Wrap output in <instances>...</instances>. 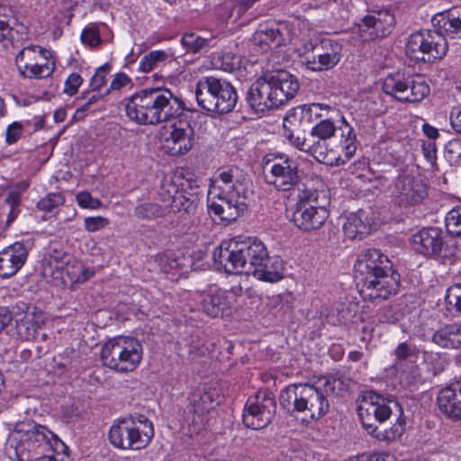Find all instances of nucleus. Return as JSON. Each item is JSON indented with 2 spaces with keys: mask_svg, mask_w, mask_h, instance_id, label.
Returning a JSON list of instances; mask_svg holds the SVG:
<instances>
[{
  "mask_svg": "<svg viewBox=\"0 0 461 461\" xmlns=\"http://www.w3.org/2000/svg\"><path fill=\"white\" fill-rule=\"evenodd\" d=\"M393 355L398 362L405 360L415 362L419 356V349L413 344L401 342L395 348Z\"/></svg>",
  "mask_w": 461,
  "mask_h": 461,
  "instance_id": "nucleus-49",
  "label": "nucleus"
},
{
  "mask_svg": "<svg viewBox=\"0 0 461 461\" xmlns=\"http://www.w3.org/2000/svg\"><path fill=\"white\" fill-rule=\"evenodd\" d=\"M181 43L186 52L193 54L206 50L210 47V40L194 32L185 33L181 39Z\"/></svg>",
  "mask_w": 461,
  "mask_h": 461,
  "instance_id": "nucleus-42",
  "label": "nucleus"
},
{
  "mask_svg": "<svg viewBox=\"0 0 461 461\" xmlns=\"http://www.w3.org/2000/svg\"><path fill=\"white\" fill-rule=\"evenodd\" d=\"M64 203V197L59 193H50L37 203V208L41 211L51 212Z\"/></svg>",
  "mask_w": 461,
  "mask_h": 461,
  "instance_id": "nucleus-54",
  "label": "nucleus"
},
{
  "mask_svg": "<svg viewBox=\"0 0 461 461\" xmlns=\"http://www.w3.org/2000/svg\"><path fill=\"white\" fill-rule=\"evenodd\" d=\"M16 322L15 305L13 310L7 307H0V332H2L11 322Z\"/></svg>",
  "mask_w": 461,
  "mask_h": 461,
  "instance_id": "nucleus-64",
  "label": "nucleus"
},
{
  "mask_svg": "<svg viewBox=\"0 0 461 461\" xmlns=\"http://www.w3.org/2000/svg\"><path fill=\"white\" fill-rule=\"evenodd\" d=\"M130 84H131V79L128 75L123 72L117 73L113 78L110 86L105 91L104 95H108L111 91L121 90Z\"/></svg>",
  "mask_w": 461,
  "mask_h": 461,
  "instance_id": "nucleus-62",
  "label": "nucleus"
},
{
  "mask_svg": "<svg viewBox=\"0 0 461 461\" xmlns=\"http://www.w3.org/2000/svg\"><path fill=\"white\" fill-rule=\"evenodd\" d=\"M134 215L143 221H153L163 218L168 212V209L156 203H143L134 208Z\"/></svg>",
  "mask_w": 461,
  "mask_h": 461,
  "instance_id": "nucleus-39",
  "label": "nucleus"
},
{
  "mask_svg": "<svg viewBox=\"0 0 461 461\" xmlns=\"http://www.w3.org/2000/svg\"><path fill=\"white\" fill-rule=\"evenodd\" d=\"M55 439L59 438L46 427L41 425L34 426L29 432V440L37 442L40 447H50L53 449Z\"/></svg>",
  "mask_w": 461,
  "mask_h": 461,
  "instance_id": "nucleus-45",
  "label": "nucleus"
},
{
  "mask_svg": "<svg viewBox=\"0 0 461 461\" xmlns=\"http://www.w3.org/2000/svg\"><path fill=\"white\" fill-rule=\"evenodd\" d=\"M70 255L58 249H53L42 260V273L56 280H63L64 274L70 276L68 269Z\"/></svg>",
  "mask_w": 461,
  "mask_h": 461,
  "instance_id": "nucleus-32",
  "label": "nucleus"
},
{
  "mask_svg": "<svg viewBox=\"0 0 461 461\" xmlns=\"http://www.w3.org/2000/svg\"><path fill=\"white\" fill-rule=\"evenodd\" d=\"M343 230L348 239L362 240L371 230V219L368 217V212L360 209L349 213L343 224Z\"/></svg>",
  "mask_w": 461,
  "mask_h": 461,
  "instance_id": "nucleus-35",
  "label": "nucleus"
},
{
  "mask_svg": "<svg viewBox=\"0 0 461 461\" xmlns=\"http://www.w3.org/2000/svg\"><path fill=\"white\" fill-rule=\"evenodd\" d=\"M337 383L342 384L340 379L321 376L314 384H290L280 392V405L289 414L301 412L318 420L330 411L329 397Z\"/></svg>",
  "mask_w": 461,
  "mask_h": 461,
  "instance_id": "nucleus-2",
  "label": "nucleus"
},
{
  "mask_svg": "<svg viewBox=\"0 0 461 461\" xmlns=\"http://www.w3.org/2000/svg\"><path fill=\"white\" fill-rule=\"evenodd\" d=\"M169 135L165 138V145L171 156H181L193 147L194 129L187 121L178 120L169 126Z\"/></svg>",
  "mask_w": 461,
  "mask_h": 461,
  "instance_id": "nucleus-25",
  "label": "nucleus"
},
{
  "mask_svg": "<svg viewBox=\"0 0 461 461\" xmlns=\"http://www.w3.org/2000/svg\"><path fill=\"white\" fill-rule=\"evenodd\" d=\"M159 198L167 203L168 212L194 213L197 207L198 197L194 192H188L184 188L179 189V185L172 178L165 177L158 191Z\"/></svg>",
  "mask_w": 461,
  "mask_h": 461,
  "instance_id": "nucleus-14",
  "label": "nucleus"
},
{
  "mask_svg": "<svg viewBox=\"0 0 461 461\" xmlns=\"http://www.w3.org/2000/svg\"><path fill=\"white\" fill-rule=\"evenodd\" d=\"M198 105L210 113L224 114L231 112L238 102V94L228 81L215 77H203L195 85Z\"/></svg>",
  "mask_w": 461,
  "mask_h": 461,
  "instance_id": "nucleus-6",
  "label": "nucleus"
},
{
  "mask_svg": "<svg viewBox=\"0 0 461 461\" xmlns=\"http://www.w3.org/2000/svg\"><path fill=\"white\" fill-rule=\"evenodd\" d=\"M400 286V275L394 271L382 275L361 285L359 294L364 300L371 302L387 300L395 295Z\"/></svg>",
  "mask_w": 461,
  "mask_h": 461,
  "instance_id": "nucleus-23",
  "label": "nucleus"
},
{
  "mask_svg": "<svg viewBox=\"0 0 461 461\" xmlns=\"http://www.w3.org/2000/svg\"><path fill=\"white\" fill-rule=\"evenodd\" d=\"M16 331L21 339L34 340L45 323L43 314L32 304L19 302L15 304Z\"/></svg>",
  "mask_w": 461,
  "mask_h": 461,
  "instance_id": "nucleus-22",
  "label": "nucleus"
},
{
  "mask_svg": "<svg viewBox=\"0 0 461 461\" xmlns=\"http://www.w3.org/2000/svg\"><path fill=\"white\" fill-rule=\"evenodd\" d=\"M81 41L89 47H95L101 43L100 32L97 26L89 24L81 33Z\"/></svg>",
  "mask_w": 461,
  "mask_h": 461,
  "instance_id": "nucleus-57",
  "label": "nucleus"
},
{
  "mask_svg": "<svg viewBox=\"0 0 461 461\" xmlns=\"http://www.w3.org/2000/svg\"><path fill=\"white\" fill-rule=\"evenodd\" d=\"M336 127L330 120H321L313 126L310 131V137L312 140H319V146L321 140H326L335 134Z\"/></svg>",
  "mask_w": 461,
  "mask_h": 461,
  "instance_id": "nucleus-46",
  "label": "nucleus"
},
{
  "mask_svg": "<svg viewBox=\"0 0 461 461\" xmlns=\"http://www.w3.org/2000/svg\"><path fill=\"white\" fill-rule=\"evenodd\" d=\"M29 182L23 180L11 185L4 200V206L7 208H20L22 203V195L29 188Z\"/></svg>",
  "mask_w": 461,
  "mask_h": 461,
  "instance_id": "nucleus-43",
  "label": "nucleus"
},
{
  "mask_svg": "<svg viewBox=\"0 0 461 461\" xmlns=\"http://www.w3.org/2000/svg\"><path fill=\"white\" fill-rule=\"evenodd\" d=\"M431 340L444 348H461V324L451 323L445 325L434 332Z\"/></svg>",
  "mask_w": 461,
  "mask_h": 461,
  "instance_id": "nucleus-36",
  "label": "nucleus"
},
{
  "mask_svg": "<svg viewBox=\"0 0 461 461\" xmlns=\"http://www.w3.org/2000/svg\"><path fill=\"white\" fill-rule=\"evenodd\" d=\"M446 229L453 236H461V206L450 210L445 218Z\"/></svg>",
  "mask_w": 461,
  "mask_h": 461,
  "instance_id": "nucleus-50",
  "label": "nucleus"
},
{
  "mask_svg": "<svg viewBox=\"0 0 461 461\" xmlns=\"http://www.w3.org/2000/svg\"><path fill=\"white\" fill-rule=\"evenodd\" d=\"M109 224V220L103 216L86 217L84 220V227L88 232H95Z\"/></svg>",
  "mask_w": 461,
  "mask_h": 461,
  "instance_id": "nucleus-59",
  "label": "nucleus"
},
{
  "mask_svg": "<svg viewBox=\"0 0 461 461\" xmlns=\"http://www.w3.org/2000/svg\"><path fill=\"white\" fill-rule=\"evenodd\" d=\"M220 182L219 188L223 193L235 192L239 194L249 193L242 181V173L237 167L224 169L219 173L218 180Z\"/></svg>",
  "mask_w": 461,
  "mask_h": 461,
  "instance_id": "nucleus-38",
  "label": "nucleus"
},
{
  "mask_svg": "<svg viewBox=\"0 0 461 461\" xmlns=\"http://www.w3.org/2000/svg\"><path fill=\"white\" fill-rule=\"evenodd\" d=\"M110 443L117 448L140 450L154 437L152 422L142 414H134L116 420L109 429Z\"/></svg>",
  "mask_w": 461,
  "mask_h": 461,
  "instance_id": "nucleus-5",
  "label": "nucleus"
},
{
  "mask_svg": "<svg viewBox=\"0 0 461 461\" xmlns=\"http://www.w3.org/2000/svg\"><path fill=\"white\" fill-rule=\"evenodd\" d=\"M230 303L227 291L211 287L203 295L202 308L208 316L216 318L222 316L225 312L229 311Z\"/></svg>",
  "mask_w": 461,
  "mask_h": 461,
  "instance_id": "nucleus-33",
  "label": "nucleus"
},
{
  "mask_svg": "<svg viewBox=\"0 0 461 461\" xmlns=\"http://www.w3.org/2000/svg\"><path fill=\"white\" fill-rule=\"evenodd\" d=\"M300 131L293 128H284V136L289 140L291 145L302 151L317 152L319 140H312L310 136L308 138L301 137L299 134L295 136V133Z\"/></svg>",
  "mask_w": 461,
  "mask_h": 461,
  "instance_id": "nucleus-40",
  "label": "nucleus"
},
{
  "mask_svg": "<svg viewBox=\"0 0 461 461\" xmlns=\"http://www.w3.org/2000/svg\"><path fill=\"white\" fill-rule=\"evenodd\" d=\"M105 95H101L99 92H84L77 97V101H85L76 111L75 117L83 118L85 113L90 109L92 104L102 99Z\"/></svg>",
  "mask_w": 461,
  "mask_h": 461,
  "instance_id": "nucleus-52",
  "label": "nucleus"
},
{
  "mask_svg": "<svg viewBox=\"0 0 461 461\" xmlns=\"http://www.w3.org/2000/svg\"><path fill=\"white\" fill-rule=\"evenodd\" d=\"M110 70L111 66L109 64H104L95 70V73L90 81V86L92 87L93 92H100L101 88L105 86L106 77Z\"/></svg>",
  "mask_w": 461,
  "mask_h": 461,
  "instance_id": "nucleus-56",
  "label": "nucleus"
},
{
  "mask_svg": "<svg viewBox=\"0 0 461 461\" xmlns=\"http://www.w3.org/2000/svg\"><path fill=\"white\" fill-rule=\"evenodd\" d=\"M267 249L257 238L223 240L212 252L215 267L227 274L249 275L264 260Z\"/></svg>",
  "mask_w": 461,
  "mask_h": 461,
  "instance_id": "nucleus-3",
  "label": "nucleus"
},
{
  "mask_svg": "<svg viewBox=\"0 0 461 461\" xmlns=\"http://www.w3.org/2000/svg\"><path fill=\"white\" fill-rule=\"evenodd\" d=\"M296 196L297 202L292 214V221L303 231L319 230L330 215L327 207L319 201V192L309 188L299 192Z\"/></svg>",
  "mask_w": 461,
  "mask_h": 461,
  "instance_id": "nucleus-10",
  "label": "nucleus"
},
{
  "mask_svg": "<svg viewBox=\"0 0 461 461\" xmlns=\"http://www.w3.org/2000/svg\"><path fill=\"white\" fill-rule=\"evenodd\" d=\"M342 45L332 39H322L312 45L305 55V66L312 71L321 72L333 68L341 59Z\"/></svg>",
  "mask_w": 461,
  "mask_h": 461,
  "instance_id": "nucleus-15",
  "label": "nucleus"
},
{
  "mask_svg": "<svg viewBox=\"0 0 461 461\" xmlns=\"http://www.w3.org/2000/svg\"><path fill=\"white\" fill-rule=\"evenodd\" d=\"M432 24L436 32L442 36L452 39H461V6H455L449 10L435 14Z\"/></svg>",
  "mask_w": 461,
  "mask_h": 461,
  "instance_id": "nucleus-31",
  "label": "nucleus"
},
{
  "mask_svg": "<svg viewBox=\"0 0 461 461\" xmlns=\"http://www.w3.org/2000/svg\"><path fill=\"white\" fill-rule=\"evenodd\" d=\"M276 413V401L270 391H259L250 396L244 407L243 424L252 429H262L267 427Z\"/></svg>",
  "mask_w": 461,
  "mask_h": 461,
  "instance_id": "nucleus-13",
  "label": "nucleus"
},
{
  "mask_svg": "<svg viewBox=\"0 0 461 461\" xmlns=\"http://www.w3.org/2000/svg\"><path fill=\"white\" fill-rule=\"evenodd\" d=\"M423 362L427 370L436 376L442 373L446 367L447 360L441 353L433 351H424L422 354Z\"/></svg>",
  "mask_w": 461,
  "mask_h": 461,
  "instance_id": "nucleus-44",
  "label": "nucleus"
},
{
  "mask_svg": "<svg viewBox=\"0 0 461 461\" xmlns=\"http://www.w3.org/2000/svg\"><path fill=\"white\" fill-rule=\"evenodd\" d=\"M447 309L461 315V284L450 286L445 295Z\"/></svg>",
  "mask_w": 461,
  "mask_h": 461,
  "instance_id": "nucleus-48",
  "label": "nucleus"
},
{
  "mask_svg": "<svg viewBox=\"0 0 461 461\" xmlns=\"http://www.w3.org/2000/svg\"><path fill=\"white\" fill-rule=\"evenodd\" d=\"M395 18L389 11H379L361 19L359 31L365 40H375L388 35L393 26Z\"/></svg>",
  "mask_w": 461,
  "mask_h": 461,
  "instance_id": "nucleus-26",
  "label": "nucleus"
},
{
  "mask_svg": "<svg viewBox=\"0 0 461 461\" xmlns=\"http://www.w3.org/2000/svg\"><path fill=\"white\" fill-rule=\"evenodd\" d=\"M249 275L257 279L268 283H276L284 277V261L278 256L270 257L268 252L264 260L259 263Z\"/></svg>",
  "mask_w": 461,
  "mask_h": 461,
  "instance_id": "nucleus-34",
  "label": "nucleus"
},
{
  "mask_svg": "<svg viewBox=\"0 0 461 461\" xmlns=\"http://www.w3.org/2000/svg\"><path fill=\"white\" fill-rule=\"evenodd\" d=\"M438 406L446 417L461 420V382L441 389L437 397Z\"/></svg>",
  "mask_w": 461,
  "mask_h": 461,
  "instance_id": "nucleus-29",
  "label": "nucleus"
},
{
  "mask_svg": "<svg viewBox=\"0 0 461 461\" xmlns=\"http://www.w3.org/2000/svg\"><path fill=\"white\" fill-rule=\"evenodd\" d=\"M392 402L397 404L374 391H366L361 395L357 407L359 419L367 433L377 440L394 441L405 430V420L401 415L389 429L380 428L376 424L382 425L391 418L393 412L389 404Z\"/></svg>",
  "mask_w": 461,
  "mask_h": 461,
  "instance_id": "nucleus-4",
  "label": "nucleus"
},
{
  "mask_svg": "<svg viewBox=\"0 0 461 461\" xmlns=\"http://www.w3.org/2000/svg\"><path fill=\"white\" fill-rule=\"evenodd\" d=\"M399 314L393 306H384L377 312V320L383 323H394L398 321Z\"/></svg>",
  "mask_w": 461,
  "mask_h": 461,
  "instance_id": "nucleus-61",
  "label": "nucleus"
},
{
  "mask_svg": "<svg viewBox=\"0 0 461 461\" xmlns=\"http://www.w3.org/2000/svg\"><path fill=\"white\" fill-rule=\"evenodd\" d=\"M23 131V124L20 122H14L9 124L5 131V142L8 145L15 144L21 138Z\"/></svg>",
  "mask_w": 461,
  "mask_h": 461,
  "instance_id": "nucleus-58",
  "label": "nucleus"
},
{
  "mask_svg": "<svg viewBox=\"0 0 461 461\" xmlns=\"http://www.w3.org/2000/svg\"><path fill=\"white\" fill-rule=\"evenodd\" d=\"M444 157L451 166H458L461 162V140L453 139L445 145Z\"/></svg>",
  "mask_w": 461,
  "mask_h": 461,
  "instance_id": "nucleus-51",
  "label": "nucleus"
},
{
  "mask_svg": "<svg viewBox=\"0 0 461 461\" xmlns=\"http://www.w3.org/2000/svg\"><path fill=\"white\" fill-rule=\"evenodd\" d=\"M356 277L359 278L361 285L368 280L381 277L382 275L391 274L395 270L392 261L379 249H368L360 253L354 265Z\"/></svg>",
  "mask_w": 461,
  "mask_h": 461,
  "instance_id": "nucleus-16",
  "label": "nucleus"
},
{
  "mask_svg": "<svg viewBox=\"0 0 461 461\" xmlns=\"http://www.w3.org/2000/svg\"><path fill=\"white\" fill-rule=\"evenodd\" d=\"M427 195V186L423 181L414 176L401 174L395 180L393 198L400 207L420 204Z\"/></svg>",
  "mask_w": 461,
  "mask_h": 461,
  "instance_id": "nucleus-19",
  "label": "nucleus"
},
{
  "mask_svg": "<svg viewBox=\"0 0 461 461\" xmlns=\"http://www.w3.org/2000/svg\"><path fill=\"white\" fill-rule=\"evenodd\" d=\"M29 249L23 242H14L0 251V276H14L25 264Z\"/></svg>",
  "mask_w": 461,
  "mask_h": 461,
  "instance_id": "nucleus-28",
  "label": "nucleus"
},
{
  "mask_svg": "<svg viewBox=\"0 0 461 461\" xmlns=\"http://www.w3.org/2000/svg\"><path fill=\"white\" fill-rule=\"evenodd\" d=\"M265 178L267 184L279 192H303L308 189L302 182L303 171L298 161L285 153L267 155L265 160Z\"/></svg>",
  "mask_w": 461,
  "mask_h": 461,
  "instance_id": "nucleus-7",
  "label": "nucleus"
},
{
  "mask_svg": "<svg viewBox=\"0 0 461 461\" xmlns=\"http://www.w3.org/2000/svg\"><path fill=\"white\" fill-rule=\"evenodd\" d=\"M283 41L279 29L274 24H260L253 35V42L263 50L277 48Z\"/></svg>",
  "mask_w": 461,
  "mask_h": 461,
  "instance_id": "nucleus-37",
  "label": "nucleus"
},
{
  "mask_svg": "<svg viewBox=\"0 0 461 461\" xmlns=\"http://www.w3.org/2000/svg\"><path fill=\"white\" fill-rule=\"evenodd\" d=\"M219 395L215 390H201L194 392L189 397V403L184 411L185 422L199 431L208 420V413L214 409Z\"/></svg>",
  "mask_w": 461,
  "mask_h": 461,
  "instance_id": "nucleus-17",
  "label": "nucleus"
},
{
  "mask_svg": "<svg viewBox=\"0 0 461 461\" xmlns=\"http://www.w3.org/2000/svg\"><path fill=\"white\" fill-rule=\"evenodd\" d=\"M268 75L278 107L295 97L300 84L294 75L285 69L268 71Z\"/></svg>",
  "mask_w": 461,
  "mask_h": 461,
  "instance_id": "nucleus-27",
  "label": "nucleus"
},
{
  "mask_svg": "<svg viewBox=\"0 0 461 461\" xmlns=\"http://www.w3.org/2000/svg\"><path fill=\"white\" fill-rule=\"evenodd\" d=\"M29 39V28L20 22L8 5H0V41L5 47H18Z\"/></svg>",
  "mask_w": 461,
  "mask_h": 461,
  "instance_id": "nucleus-21",
  "label": "nucleus"
},
{
  "mask_svg": "<svg viewBox=\"0 0 461 461\" xmlns=\"http://www.w3.org/2000/svg\"><path fill=\"white\" fill-rule=\"evenodd\" d=\"M320 110L321 105L319 104L299 105L290 109L284 118V128H293L297 131H305L314 120L320 117Z\"/></svg>",
  "mask_w": 461,
  "mask_h": 461,
  "instance_id": "nucleus-30",
  "label": "nucleus"
},
{
  "mask_svg": "<svg viewBox=\"0 0 461 461\" xmlns=\"http://www.w3.org/2000/svg\"><path fill=\"white\" fill-rule=\"evenodd\" d=\"M184 102L166 87H148L133 94L126 102L129 119L140 125H157L179 116Z\"/></svg>",
  "mask_w": 461,
  "mask_h": 461,
  "instance_id": "nucleus-1",
  "label": "nucleus"
},
{
  "mask_svg": "<svg viewBox=\"0 0 461 461\" xmlns=\"http://www.w3.org/2000/svg\"><path fill=\"white\" fill-rule=\"evenodd\" d=\"M82 82L83 79L79 74H70L65 82L64 92L70 96L76 95Z\"/></svg>",
  "mask_w": 461,
  "mask_h": 461,
  "instance_id": "nucleus-63",
  "label": "nucleus"
},
{
  "mask_svg": "<svg viewBox=\"0 0 461 461\" xmlns=\"http://www.w3.org/2000/svg\"><path fill=\"white\" fill-rule=\"evenodd\" d=\"M405 51L412 60L432 63L446 56L447 42L436 30L419 31L409 36Z\"/></svg>",
  "mask_w": 461,
  "mask_h": 461,
  "instance_id": "nucleus-11",
  "label": "nucleus"
},
{
  "mask_svg": "<svg viewBox=\"0 0 461 461\" xmlns=\"http://www.w3.org/2000/svg\"><path fill=\"white\" fill-rule=\"evenodd\" d=\"M76 199L81 208L98 209L102 204L99 199L94 198L88 192L78 193Z\"/></svg>",
  "mask_w": 461,
  "mask_h": 461,
  "instance_id": "nucleus-60",
  "label": "nucleus"
},
{
  "mask_svg": "<svg viewBox=\"0 0 461 461\" xmlns=\"http://www.w3.org/2000/svg\"><path fill=\"white\" fill-rule=\"evenodd\" d=\"M248 198L249 193L220 192L208 199V208L221 221L231 222L247 211Z\"/></svg>",
  "mask_w": 461,
  "mask_h": 461,
  "instance_id": "nucleus-18",
  "label": "nucleus"
},
{
  "mask_svg": "<svg viewBox=\"0 0 461 461\" xmlns=\"http://www.w3.org/2000/svg\"><path fill=\"white\" fill-rule=\"evenodd\" d=\"M382 90L401 103H417L429 95L425 77L419 74L391 73L383 81Z\"/></svg>",
  "mask_w": 461,
  "mask_h": 461,
  "instance_id": "nucleus-9",
  "label": "nucleus"
},
{
  "mask_svg": "<svg viewBox=\"0 0 461 461\" xmlns=\"http://www.w3.org/2000/svg\"><path fill=\"white\" fill-rule=\"evenodd\" d=\"M413 249L425 257L451 258L457 252V245L452 239L445 240L441 229L423 228L411 237Z\"/></svg>",
  "mask_w": 461,
  "mask_h": 461,
  "instance_id": "nucleus-12",
  "label": "nucleus"
},
{
  "mask_svg": "<svg viewBox=\"0 0 461 461\" xmlns=\"http://www.w3.org/2000/svg\"><path fill=\"white\" fill-rule=\"evenodd\" d=\"M268 77V72H266L250 86L246 94V100L249 106L256 113H263L267 111L278 108Z\"/></svg>",
  "mask_w": 461,
  "mask_h": 461,
  "instance_id": "nucleus-24",
  "label": "nucleus"
},
{
  "mask_svg": "<svg viewBox=\"0 0 461 461\" xmlns=\"http://www.w3.org/2000/svg\"><path fill=\"white\" fill-rule=\"evenodd\" d=\"M45 50L38 45L23 48L15 57V63L20 74L27 78H43L49 77L53 68L45 63H40L43 59Z\"/></svg>",
  "mask_w": 461,
  "mask_h": 461,
  "instance_id": "nucleus-20",
  "label": "nucleus"
},
{
  "mask_svg": "<svg viewBox=\"0 0 461 461\" xmlns=\"http://www.w3.org/2000/svg\"><path fill=\"white\" fill-rule=\"evenodd\" d=\"M158 266L164 273L176 271L181 267L180 259L173 253H165L158 258Z\"/></svg>",
  "mask_w": 461,
  "mask_h": 461,
  "instance_id": "nucleus-55",
  "label": "nucleus"
},
{
  "mask_svg": "<svg viewBox=\"0 0 461 461\" xmlns=\"http://www.w3.org/2000/svg\"><path fill=\"white\" fill-rule=\"evenodd\" d=\"M100 358L104 366L119 373L135 370L142 359V346L134 338L119 336L102 347Z\"/></svg>",
  "mask_w": 461,
  "mask_h": 461,
  "instance_id": "nucleus-8",
  "label": "nucleus"
},
{
  "mask_svg": "<svg viewBox=\"0 0 461 461\" xmlns=\"http://www.w3.org/2000/svg\"><path fill=\"white\" fill-rule=\"evenodd\" d=\"M342 124L339 127L341 131V147L348 159L351 158L357 150V136L354 129L342 118Z\"/></svg>",
  "mask_w": 461,
  "mask_h": 461,
  "instance_id": "nucleus-41",
  "label": "nucleus"
},
{
  "mask_svg": "<svg viewBox=\"0 0 461 461\" xmlns=\"http://www.w3.org/2000/svg\"><path fill=\"white\" fill-rule=\"evenodd\" d=\"M53 456H42L34 458L33 461H70L68 456V447L60 439H55L53 445Z\"/></svg>",
  "mask_w": 461,
  "mask_h": 461,
  "instance_id": "nucleus-53",
  "label": "nucleus"
},
{
  "mask_svg": "<svg viewBox=\"0 0 461 461\" xmlns=\"http://www.w3.org/2000/svg\"><path fill=\"white\" fill-rule=\"evenodd\" d=\"M167 59V54L164 50H152L146 54L140 61L139 69L147 73L153 70L160 63Z\"/></svg>",
  "mask_w": 461,
  "mask_h": 461,
  "instance_id": "nucleus-47",
  "label": "nucleus"
}]
</instances>
